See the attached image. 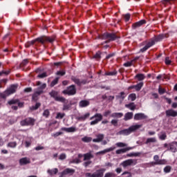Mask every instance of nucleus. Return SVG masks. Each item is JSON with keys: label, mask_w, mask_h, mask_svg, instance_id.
I'll use <instances>...</instances> for the list:
<instances>
[{"label": "nucleus", "mask_w": 177, "mask_h": 177, "mask_svg": "<svg viewBox=\"0 0 177 177\" xmlns=\"http://www.w3.org/2000/svg\"><path fill=\"white\" fill-rule=\"evenodd\" d=\"M41 106V104L40 103H36L35 106H32L31 110H38V109H39V107Z\"/></svg>", "instance_id": "obj_50"}, {"label": "nucleus", "mask_w": 177, "mask_h": 177, "mask_svg": "<svg viewBox=\"0 0 177 177\" xmlns=\"http://www.w3.org/2000/svg\"><path fill=\"white\" fill-rule=\"evenodd\" d=\"M140 128H142V124H136L131 126L128 129L121 130L117 133V135H123L124 136H128V135H131L132 132H135L138 131Z\"/></svg>", "instance_id": "obj_2"}, {"label": "nucleus", "mask_w": 177, "mask_h": 177, "mask_svg": "<svg viewBox=\"0 0 177 177\" xmlns=\"http://www.w3.org/2000/svg\"><path fill=\"white\" fill-rule=\"evenodd\" d=\"M17 89V85H12L10 86V88H9L6 91H7V93L8 94V96H9L10 95H12V93H15V92H16Z\"/></svg>", "instance_id": "obj_18"}, {"label": "nucleus", "mask_w": 177, "mask_h": 177, "mask_svg": "<svg viewBox=\"0 0 177 177\" xmlns=\"http://www.w3.org/2000/svg\"><path fill=\"white\" fill-rule=\"evenodd\" d=\"M167 117H177V111L174 109H169L166 111Z\"/></svg>", "instance_id": "obj_14"}, {"label": "nucleus", "mask_w": 177, "mask_h": 177, "mask_svg": "<svg viewBox=\"0 0 177 177\" xmlns=\"http://www.w3.org/2000/svg\"><path fill=\"white\" fill-rule=\"evenodd\" d=\"M158 93H160V95H164V93H165V88H161V86H159Z\"/></svg>", "instance_id": "obj_52"}, {"label": "nucleus", "mask_w": 177, "mask_h": 177, "mask_svg": "<svg viewBox=\"0 0 177 177\" xmlns=\"http://www.w3.org/2000/svg\"><path fill=\"white\" fill-rule=\"evenodd\" d=\"M111 114V111L107 110L104 113V117H109Z\"/></svg>", "instance_id": "obj_60"}, {"label": "nucleus", "mask_w": 177, "mask_h": 177, "mask_svg": "<svg viewBox=\"0 0 177 177\" xmlns=\"http://www.w3.org/2000/svg\"><path fill=\"white\" fill-rule=\"evenodd\" d=\"M169 150H171L172 153H176L177 151V142H173L170 144H169Z\"/></svg>", "instance_id": "obj_16"}, {"label": "nucleus", "mask_w": 177, "mask_h": 177, "mask_svg": "<svg viewBox=\"0 0 177 177\" xmlns=\"http://www.w3.org/2000/svg\"><path fill=\"white\" fill-rule=\"evenodd\" d=\"M157 142V138H149L147 139L145 142V145H150V143H156Z\"/></svg>", "instance_id": "obj_27"}, {"label": "nucleus", "mask_w": 177, "mask_h": 177, "mask_svg": "<svg viewBox=\"0 0 177 177\" xmlns=\"http://www.w3.org/2000/svg\"><path fill=\"white\" fill-rule=\"evenodd\" d=\"M49 114H50V112H49V110L48 109H46L44 113H43V116L44 117H46V118H48L49 117Z\"/></svg>", "instance_id": "obj_49"}, {"label": "nucleus", "mask_w": 177, "mask_h": 177, "mask_svg": "<svg viewBox=\"0 0 177 177\" xmlns=\"http://www.w3.org/2000/svg\"><path fill=\"white\" fill-rule=\"evenodd\" d=\"M171 169H172V167H171V166H167L164 169V172H165V174H168L171 172Z\"/></svg>", "instance_id": "obj_46"}, {"label": "nucleus", "mask_w": 177, "mask_h": 177, "mask_svg": "<svg viewBox=\"0 0 177 177\" xmlns=\"http://www.w3.org/2000/svg\"><path fill=\"white\" fill-rule=\"evenodd\" d=\"M117 97H118L119 99H122V100H124V99H125V93L121 92L120 95H118Z\"/></svg>", "instance_id": "obj_55"}, {"label": "nucleus", "mask_w": 177, "mask_h": 177, "mask_svg": "<svg viewBox=\"0 0 177 177\" xmlns=\"http://www.w3.org/2000/svg\"><path fill=\"white\" fill-rule=\"evenodd\" d=\"M8 96H9V95L6 91L4 93H0V99H6Z\"/></svg>", "instance_id": "obj_38"}, {"label": "nucleus", "mask_w": 177, "mask_h": 177, "mask_svg": "<svg viewBox=\"0 0 177 177\" xmlns=\"http://www.w3.org/2000/svg\"><path fill=\"white\" fill-rule=\"evenodd\" d=\"M94 59H100V53L97 51L96 54L93 56Z\"/></svg>", "instance_id": "obj_63"}, {"label": "nucleus", "mask_w": 177, "mask_h": 177, "mask_svg": "<svg viewBox=\"0 0 177 177\" xmlns=\"http://www.w3.org/2000/svg\"><path fill=\"white\" fill-rule=\"evenodd\" d=\"M147 118V115L142 113H136L134 115V120H136V121H139L140 120H146Z\"/></svg>", "instance_id": "obj_11"}, {"label": "nucleus", "mask_w": 177, "mask_h": 177, "mask_svg": "<svg viewBox=\"0 0 177 177\" xmlns=\"http://www.w3.org/2000/svg\"><path fill=\"white\" fill-rule=\"evenodd\" d=\"M117 38H118V37L111 33H104L102 35L99 36L100 39H108L105 41V44H108V42H110V41H115Z\"/></svg>", "instance_id": "obj_4"}, {"label": "nucleus", "mask_w": 177, "mask_h": 177, "mask_svg": "<svg viewBox=\"0 0 177 177\" xmlns=\"http://www.w3.org/2000/svg\"><path fill=\"white\" fill-rule=\"evenodd\" d=\"M57 172H59V169H57V168L48 170V174H49L50 175H53V174L56 175V174H57Z\"/></svg>", "instance_id": "obj_33"}, {"label": "nucleus", "mask_w": 177, "mask_h": 177, "mask_svg": "<svg viewBox=\"0 0 177 177\" xmlns=\"http://www.w3.org/2000/svg\"><path fill=\"white\" fill-rule=\"evenodd\" d=\"M124 115V113H113L111 114V117L112 118H121Z\"/></svg>", "instance_id": "obj_30"}, {"label": "nucleus", "mask_w": 177, "mask_h": 177, "mask_svg": "<svg viewBox=\"0 0 177 177\" xmlns=\"http://www.w3.org/2000/svg\"><path fill=\"white\" fill-rule=\"evenodd\" d=\"M164 38H168V35L167 34L159 35L158 37H155L154 39H152L151 41H154V44H156V42H160V41H162Z\"/></svg>", "instance_id": "obj_12"}, {"label": "nucleus", "mask_w": 177, "mask_h": 177, "mask_svg": "<svg viewBox=\"0 0 177 177\" xmlns=\"http://www.w3.org/2000/svg\"><path fill=\"white\" fill-rule=\"evenodd\" d=\"M113 150H115V147H111L104 149L103 151L97 152L96 155L98 156V154H106V153H110V151H113Z\"/></svg>", "instance_id": "obj_19"}, {"label": "nucleus", "mask_w": 177, "mask_h": 177, "mask_svg": "<svg viewBox=\"0 0 177 177\" xmlns=\"http://www.w3.org/2000/svg\"><path fill=\"white\" fill-rule=\"evenodd\" d=\"M80 162H81V160L75 158L70 160L69 164H80Z\"/></svg>", "instance_id": "obj_43"}, {"label": "nucleus", "mask_w": 177, "mask_h": 177, "mask_svg": "<svg viewBox=\"0 0 177 177\" xmlns=\"http://www.w3.org/2000/svg\"><path fill=\"white\" fill-rule=\"evenodd\" d=\"M140 152H131L127 155V157H139Z\"/></svg>", "instance_id": "obj_35"}, {"label": "nucleus", "mask_w": 177, "mask_h": 177, "mask_svg": "<svg viewBox=\"0 0 177 177\" xmlns=\"http://www.w3.org/2000/svg\"><path fill=\"white\" fill-rule=\"evenodd\" d=\"M142 86H143V82H140L139 84L134 86L136 91H140L142 89Z\"/></svg>", "instance_id": "obj_37"}, {"label": "nucleus", "mask_w": 177, "mask_h": 177, "mask_svg": "<svg viewBox=\"0 0 177 177\" xmlns=\"http://www.w3.org/2000/svg\"><path fill=\"white\" fill-rule=\"evenodd\" d=\"M123 17L125 21H129V19H131V14H126L123 15Z\"/></svg>", "instance_id": "obj_48"}, {"label": "nucleus", "mask_w": 177, "mask_h": 177, "mask_svg": "<svg viewBox=\"0 0 177 177\" xmlns=\"http://www.w3.org/2000/svg\"><path fill=\"white\" fill-rule=\"evenodd\" d=\"M59 82V77L55 78L54 80L52 81V82L50 84V86L53 87L55 85H57V84Z\"/></svg>", "instance_id": "obj_40"}, {"label": "nucleus", "mask_w": 177, "mask_h": 177, "mask_svg": "<svg viewBox=\"0 0 177 177\" xmlns=\"http://www.w3.org/2000/svg\"><path fill=\"white\" fill-rule=\"evenodd\" d=\"M146 24V21L145 19H142L141 21H139L135 24H133V28H138V27H140L141 26H143V24Z\"/></svg>", "instance_id": "obj_24"}, {"label": "nucleus", "mask_w": 177, "mask_h": 177, "mask_svg": "<svg viewBox=\"0 0 177 177\" xmlns=\"http://www.w3.org/2000/svg\"><path fill=\"white\" fill-rule=\"evenodd\" d=\"M65 115H66L65 113H57V116L55 117V118L57 120H62V118H63Z\"/></svg>", "instance_id": "obj_42"}, {"label": "nucleus", "mask_w": 177, "mask_h": 177, "mask_svg": "<svg viewBox=\"0 0 177 177\" xmlns=\"http://www.w3.org/2000/svg\"><path fill=\"white\" fill-rule=\"evenodd\" d=\"M49 94L51 96V97H53V99L56 100V102H61V103H68V100H66L64 97L58 95L59 93H57V91H53Z\"/></svg>", "instance_id": "obj_3"}, {"label": "nucleus", "mask_w": 177, "mask_h": 177, "mask_svg": "<svg viewBox=\"0 0 177 177\" xmlns=\"http://www.w3.org/2000/svg\"><path fill=\"white\" fill-rule=\"evenodd\" d=\"M115 145L117 146V147H127V146H128V144L124 142H117Z\"/></svg>", "instance_id": "obj_41"}, {"label": "nucleus", "mask_w": 177, "mask_h": 177, "mask_svg": "<svg viewBox=\"0 0 177 177\" xmlns=\"http://www.w3.org/2000/svg\"><path fill=\"white\" fill-rule=\"evenodd\" d=\"M57 75H61V76H63L66 74V71H57Z\"/></svg>", "instance_id": "obj_61"}, {"label": "nucleus", "mask_w": 177, "mask_h": 177, "mask_svg": "<svg viewBox=\"0 0 177 177\" xmlns=\"http://www.w3.org/2000/svg\"><path fill=\"white\" fill-rule=\"evenodd\" d=\"M45 149L43 146L39 145L35 148V150L39 151V150H44Z\"/></svg>", "instance_id": "obj_62"}, {"label": "nucleus", "mask_w": 177, "mask_h": 177, "mask_svg": "<svg viewBox=\"0 0 177 177\" xmlns=\"http://www.w3.org/2000/svg\"><path fill=\"white\" fill-rule=\"evenodd\" d=\"M132 149H133V147H128L124 149H118L116 150V154H122L124 153H127V151H129V150H132Z\"/></svg>", "instance_id": "obj_20"}, {"label": "nucleus", "mask_w": 177, "mask_h": 177, "mask_svg": "<svg viewBox=\"0 0 177 177\" xmlns=\"http://www.w3.org/2000/svg\"><path fill=\"white\" fill-rule=\"evenodd\" d=\"M37 77L38 78H46V77H48V75L46 74V73H43L41 74H39Z\"/></svg>", "instance_id": "obj_56"}, {"label": "nucleus", "mask_w": 177, "mask_h": 177, "mask_svg": "<svg viewBox=\"0 0 177 177\" xmlns=\"http://www.w3.org/2000/svg\"><path fill=\"white\" fill-rule=\"evenodd\" d=\"M136 164H138V160L136 159H129L122 162V165L124 168H127V167H129L131 165H136Z\"/></svg>", "instance_id": "obj_7"}, {"label": "nucleus", "mask_w": 177, "mask_h": 177, "mask_svg": "<svg viewBox=\"0 0 177 177\" xmlns=\"http://www.w3.org/2000/svg\"><path fill=\"white\" fill-rule=\"evenodd\" d=\"M16 103L18 104L19 107H23L24 106L23 102H19L17 100H12L8 102V104H16Z\"/></svg>", "instance_id": "obj_29"}, {"label": "nucleus", "mask_w": 177, "mask_h": 177, "mask_svg": "<svg viewBox=\"0 0 177 177\" xmlns=\"http://www.w3.org/2000/svg\"><path fill=\"white\" fill-rule=\"evenodd\" d=\"M31 160L30 158H22L19 160L20 165H27V164H30Z\"/></svg>", "instance_id": "obj_15"}, {"label": "nucleus", "mask_w": 177, "mask_h": 177, "mask_svg": "<svg viewBox=\"0 0 177 177\" xmlns=\"http://www.w3.org/2000/svg\"><path fill=\"white\" fill-rule=\"evenodd\" d=\"M60 160H66V154L64 153H62L59 156V158Z\"/></svg>", "instance_id": "obj_64"}, {"label": "nucleus", "mask_w": 177, "mask_h": 177, "mask_svg": "<svg viewBox=\"0 0 177 177\" xmlns=\"http://www.w3.org/2000/svg\"><path fill=\"white\" fill-rule=\"evenodd\" d=\"M95 118V120L91 122V125H96L103 120V115L101 113H95L93 116H92L90 120H93Z\"/></svg>", "instance_id": "obj_5"}, {"label": "nucleus", "mask_w": 177, "mask_h": 177, "mask_svg": "<svg viewBox=\"0 0 177 177\" xmlns=\"http://www.w3.org/2000/svg\"><path fill=\"white\" fill-rule=\"evenodd\" d=\"M159 139H160V140H165L167 139V133H162L159 136Z\"/></svg>", "instance_id": "obj_47"}, {"label": "nucleus", "mask_w": 177, "mask_h": 177, "mask_svg": "<svg viewBox=\"0 0 177 177\" xmlns=\"http://www.w3.org/2000/svg\"><path fill=\"white\" fill-rule=\"evenodd\" d=\"M132 63H133V61L127 62L124 64V66L125 67H131V66H132Z\"/></svg>", "instance_id": "obj_58"}, {"label": "nucleus", "mask_w": 177, "mask_h": 177, "mask_svg": "<svg viewBox=\"0 0 177 177\" xmlns=\"http://www.w3.org/2000/svg\"><path fill=\"white\" fill-rule=\"evenodd\" d=\"M82 142H84L86 143H89V142H92V138L91 137H84L82 138Z\"/></svg>", "instance_id": "obj_39"}, {"label": "nucleus", "mask_w": 177, "mask_h": 177, "mask_svg": "<svg viewBox=\"0 0 177 177\" xmlns=\"http://www.w3.org/2000/svg\"><path fill=\"white\" fill-rule=\"evenodd\" d=\"M60 135H63V132H61V131L57 132L55 133H53L52 136H53L54 138H57V136H60Z\"/></svg>", "instance_id": "obj_59"}, {"label": "nucleus", "mask_w": 177, "mask_h": 177, "mask_svg": "<svg viewBox=\"0 0 177 177\" xmlns=\"http://www.w3.org/2000/svg\"><path fill=\"white\" fill-rule=\"evenodd\" d=\"M153 160L155 161L153 162L154 165H165V164H167V160L165 159L160 160V156H158V155L154 156Z\"/></svg>", "instance_id": "obj_9"}, {"label": "nucleus", "mask_w": 177, "mask_h": 177, "mask_svg": "<svg viewBox=\"0 0 177 177\" xmlns=\"http://www.w3.org/2000/svg\"><path fill=\"white\" fill-rule=\"evenodd\" d=\"M111 124L114 127H117V125H118V120L113 119L111 121Z\"/></svg>", "instance_id": "obj_54"}, {"label": "nucleus", "mask_w": 177, "mask_h": 177, "mask_svg": "<svg viewBox=\"0 0 177 177\" xmlns=\"http://www.w3.org/2000/svg\"><path fill=\"white\" fill-rule=\"evenodd\" d=\"M125 107H127V109H130V110H132L133 111V110H135V109H136V106L135 105V103H133V102L126 104Z\"/></svg>", "instance_id": "obj_32"}, {"label": "nucleus", "mask_w": 177, "mask_h": 177, "mask_svg": "<svg viewBox=\"0 0 177 177\" xmlns=\"http://www.w3.org/2000/svg\"><path fill=\"white\" fill-rule=\"evenodd\" d=\"M35 120L31 118H28L22 121H21L20 124L21 127H28V125H34Z\"/></svg>", "instance_id": "obj_8"}, {"label": "nucleus", "mask_w": 177, "mask_h": 177, "mask_svg": "<svg viewBox=\"0 0 177 177\" xmlns=\"http://www.w3.org/2000/svg\"><path fill=\"white\" fill-rule=\"evenodd\" d=\"M95 137L96 138H94L93 140V142L94 143H100V142H102L104 139V134H102V133L97 134Z\"/></svg>", "instance_id": "obj_13"}, {"label": "nucleus", "mask_w": 177, "mask_h": 177, "mask_svg": "<svg viewBox=\"0 0 177 177\" xmlns=\"http://www.w3.org/2000/svg\"><path fill=\"white\" fill-rule=\"evenodd\" d=\"M89 115H91V113H87L82 116L77 117V120H78V121H85L86 118H89Z\"/></svg>", "instance_id": "obj_26"}, {"label": "nucleus", "mask_w": 177, "mask_h": 177, "mask_svg": "<svg viewBox=\"0 0 177 177\" xmlns=\"http://www.w3.org/2000/svg\"><path fill=\"white\" fill-rule=\"evenodd\" d=\"M64 95H75L77 93V89H75V86L74 85H71L67 88V89L62 91Z\"/></svg>", "instance_id": "obj_6"}, {"label": "nucleus", "mask_w": 177, "mask_h": 177, "mask_svg": "<svg viewBox=\"0 0 177 177\" xmlns=\"http://www.w3.org/2000/svg\"><path fill=\"white\" fill-rule=\"evenodd\" d=\"M136 78L138 80V81H143V80H145V75L143 74H137L136 75Z\"/></svg>", "instance_id": "obj_36"}, {"label": "nucleus", "mask_w": 177, "mask_h": 177, "mask_svg": "<svg viewBox=\"0 0 177 177\" xmlns=\"http://www.w3.org/2000/svg\"><path fill=\"white\" fill-rule=\"evenodd\" d=\"M73 105V104L70 103H64V106H63V111H68V110H70V109H71V106Z\"/></svg>", "instance_id": "obj_28"}, {"label": "nucleus", "mask_w": 177, "mask_h": 177, "mask_svg": "<svg viewBox=\"0 0 177 177\" xmlns=\"http://www.w3.org/2000/svg\"><path fill=\"white\" fill-rule=\"evenodd\" d=\"M61 130L64 131V132L71 133V132H75L77 131V128H75V127H68V128L62 127Z\"/></svg>", "instance_id": "obj_21"}, {"label": "nucleus", "mask_w": 177, "mask_h": 177, "mask_svg": "<svg viewBox=\"0 0 177 177\" xmlns=\"http://www.w3.org/2000/svg\"><path fill=\"white\" fill-rule=\"evenodd\" d=\"M72 80L73 81V82H75V84H77V85H81V81H80V79L75 78V77H73Z\"/></svg>", "instance_id": "obj_53"}, {"label": "nucleus", "mask_w": 177, "mask_h": 177, "mask_svg": "<svg viewBox=\"0 0 177 177\" xmlns=\"http://www.w3.org/2000/svg\"><path fill=\"white\" fill-rule=\"evenodd\" d=\"M84 160L86 161V160H91V158H93V155L91 153H87L83 155Z\"/></svg>", "instance_id": "obj_31"}, {"label": "nucleus", "mask_w": 177, "mask_h": 177, "mask_svg": "<svg viewBox=\"0 0 177 177\" xmlns=\"http://www.w3.org/2000/svg\"><path fill=\"white\" fill-rule=\"evenodd\" d=\"M104 172H106V169H98L93 174V177H103Z\"/></svg>", "instance_id": "obj_10"}, {"label": "nucleus", "mask_w": 177, "mask_h": 177, "mask_svg": "<svg viewBox=\"0 0 177 177\" xmlns=\"http://www.w3.org/2000/svg\"><path fill=\"white\" fill-rule=\"evenodd\" d=\"M129 99L131 100V102L136 100V94L135 93L130 94L129 96Z\"/></svg>", "instance_id": "obj_44"}, {"label": "nucleus", "mask_w": 177, "mask_h": 177, "mask_svg": "<svg viewBox=\"0 0 177 177\" xmlns=\"http://www.w3.org/2000/svg\"><path fill=\"white\" fill-rule=\"evenodd\" d=\"M89 104H91V102H89V100H83L79 102V107H82V108L88 107V106H89Z\"/></svg>", "instance_id": "obj_17"}, {"label": "nucleus", "mask_w": 177, "mask_h": 177, "mask_svg": "<svg viewBox=\"0 0 177 177\" xmlns=\"http://www.w3.org/2000/svg\"><path fill=\"white\" fill-rule=\"evenodd\" d=\"M75 172V170L73 169L67 168L63 171L62 173V175H73Z\"/></svg>", "instance_id": "obj_23"}, {"label": "nucleus", "mask_w": 177, "mask_h": 177, "mask_svg": "<svg viewBox=\"0 0 177 177\" xmlns=\"http://www.w3.org/2000/svg\"><path fill=\"white\" fill-rule=\"evenodd\" d=\"M115 176H116L115 174L113 172H107L105 174L104 177H115Z\"/></svg>", "instance_id": "obj_45"}, {"label": "nucleus", "mask_w": 177, "mask_h": 177, "mask_svg": "<svg viewBox=\"0 0 177 177\" xmlns=\"http://www.w3.org/2000/svg\"><path fill=\"white\" fill-rule=\"evenodd\" d=\"M37 41H38L41 44H45L46 42H50V44H52V42H53V41H55V38L43 36L41 37H39V38H37L35 40H32L31 41H28V43L26 44V47L30 48V46L34 45L35 44V42H37Z\"/></svg>", "instance_id": "obj_1"}, {"label": "nucleus", "mask_w": 177, "mask_h": 177, "mask_svg": "<svg viewBox=\"0 0 177 177\" xmlns=\"http://www.w3.org/2000/svg\"><path fill=\"white\" fill-rule=\"evenodd\" d=\"M17 145V144L15 142H9L8 144V147H16V146Z\"/></svg>", "instance_id": "obj_51"}, {"label": "nucleus", "mask_w": 177, "mask_h": 177, "mask_svg": "<svg viewBox=\"0 0 177 177\" xmlns=\"http://www.w3.org/2000/svg\"><path fill=\"white\" fill-rule=\"evenodd\" d=\"M42 92H43L42 90L35 92L32 95V100H37V97H38V96H39V95H41Z\"/></svg>", "instance_id": "obj_34"}, {"label": "nucleus", "mask_w": 177, "mask_h": 177, "mask_svg": "<svg viewBox=\"0 0 177 177\" xmlns=\"http://www.w3.org/2000/svg\"><path fill=\"white\" fill-rule=\"evenodd\" d=\"M133 118V113L128 112L125 113L124 120L129 121V120H132Z\"/></svg>", "instance_id": "obj_25"}, {"label": "nucleus", "mask_w": 177, "mask_h": 177, "mask_svg": "<svg viewBox=\"0 0 177 177\" xmlns=\"http://www.w3.org/2000/svg\"><path fill=\"white\" fill-rule=\"evenodd\" d=\"M154 45V40L149 41L144 48L140 49V52H146L149 49V48H151V46H153Z\"/></svg>", "instance_id": "obj_22"}, {"label": "nucleus", "mask_w": 177, "mask_h": 177, "mask_svg": "<svg viewBox=\"0 0 177 177\" xmlns=\"http://www.w3.org/2000/svg\"><path fill=\"white\" fill-rule=\"evenodd\" d=\"M116 74H117L116 71L106 72L104 75H115Z\"/></svg>", "instance_id": "obj_57"}]
</instances>
